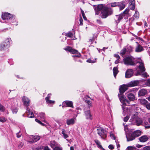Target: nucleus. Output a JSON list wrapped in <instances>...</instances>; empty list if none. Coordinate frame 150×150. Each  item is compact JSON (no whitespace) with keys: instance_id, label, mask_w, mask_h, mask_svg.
<instances>
[{"instance_id":"nucleus-1","label":"nucleus","mask_w":150,"mask_h":150,"mask_svg":"<svg viewBox=\"0 0 150 150\" xmlns=\"http://www.w3.org/2000/svg\"><path fill=\"white\" fill-rule=\"evenodd\" d=\"M127 89V86L125 85H122L119 88L120 94H118V96L120 102L122 103V108L123 110V115H125L126 114V112H128L129 110L128 108H125V106L126 105V103H129V101L125 99L124 97L123 94L125 91Z\"/></svg>"},{"instance_id":"nucleus-2","label":"nucleus","mask_w":150,"mask_h":150,"mask_svg":"<svg viewBox=\"0 0 150 150\" xmlns=\"http://www.w3.org/2000/svg\"><path fill=\"white\" fill-rule=\"evenodd\" d=\"M141 132L139 130H137L134 132H130L126 134V137L127 141H132L141 134Z\"/></svg>"},{"instance_id":"nucleus-3","label":"nucleus","mask_w":150,"mask_h":150,"mask_svg":"<svg viewBox=\"0 0 150 150\" xmlns=\"http://www.w3.org/2000/svg\"><path fill=\"white\" fill-rule=\"evenodd\" d=\"M124 64L127 65L134 66L136 64L135 59L132 56H128L123 59Z\"/></svg>"},{"instance_id":"nucleus-4","label":"nucleus","mask_w":150,"mask_h":150,"mask_svg":"<svg viewBox=\"0 0 150 150\" xmlns=\"http://www.w3.org/2000/svg\"><path fill=\"white\" fill-rule=\"evenodd\" d=\"M40 138V137L38 135H30L28 137V142L30 143H33L38 141Z\"/></svg>"},{"instance_id":"nucleus-5","label":"nucleus","mask_w":150,"mask_h":150,"mask_svg":"<svg viewBox=\"0 0 150 150\" xmlns=\"http://www.w3.org/2000/svg\"><path fill=\"white\" fill-rule=\"evenodd\" d=\"M98 134L103 139H105L107 137L106 132L101 128H99L97 130Z\"/></svg>"},{"instance_id":"nucleus-6","label":"nucleus","mask_w":150,"mask_h":150,"mask_svg":"<svg viewBox=\"0 0 150 150\" xmlns=\"http://www.w3.org/2000/svg\"><path fill=\"white\" fill-rule=\"evenodd\" d=\"M138 63H140V64L138 67L139 69V71H138L137 72V75H140L141 73L145 71V69L144 67V65L142 60H140V61L138 62Z\"/></svg>"},{"instance_id":"nucleus-7","label":"nucleus","mask_w":150,"mask_h":150,"mask_svg":"<svg viewBox=\"0 0 150 150\" xmlns=\"http://www.w3.org/2000/svg\"><path fill=\"white\" fill-rule=\"evenodd\" d=\"M10 45L9 39H8L5 42H3L0 45V50H2L5 49L6 47Z\"/></svg>"},{"instance_id":"nucleus-8","label":"nucleus","mask_w":150,"mask_h":150,"mask_svg":"<svg viewBox=\"0 0 150 150\" xmlns=\"http://www.w3.org/2000/svg\"><path fill=\"white\" fill-rule=\"evenodd\" d=\"M2 18L4 20H12L13 19V17L12 15L8 13H4L2 14Z\"/></svg>"},{"instance_id":"nucleus-9","label":"nucleus","mask_w":150,"mask_h":150,"mask_svg":"<svg viewBox=\"0 0 150 150\" xmlns=\"http://www.w3.org/2000/svg\"><path fill=\"white\" fill-rule=\"evenodd\" d=\"M64 106L69 107L72 108H74L73 102L69 100L65 101L63 102V108Z\"/></svg>"},{"instance_id":"nucleus-10","label":"nucleus","mask_w":150,"mask_h":150,"mask_svg":"<svg viewBox=\"0 0 150 150\" xmlns=\"http://www.w3.org/2000/svg\"><path fill=\"white\" fill-rule=\"evenodd\" d=\"M133 73V71L132 69H128L125 72V77L127 78H130L132 76Z\"/></svg>"},{"instance_id":"nucleus-11","label":"nucleus","mask_w":150,"mask_h":150,"mask_svg":"<svg viewBox=\"0 0 150 150\" xmlns=\"http://www.w3.org/2000/svg\"><path fill=\"white\" fill-rule=\"evenodd\" d=\"M101 17L102 18H106L109 14V12L108 10L107 9H104L103 10L101 13Z\"/></svg>"},{"instance_id":"nucleus-12","label":"nucleus","mask_w":150,"mask_h":150,"mask_svg":"<svg viewBox=\"0 0 150 150\" xmlns=\"http://www.w3.org/2000/svg\"><path fill=\"white\" fill-rule=\"evenodd\" d=\"M123 17L122 14H120L118 15H116L114 18L115 20L117 23H118L122 19Z\"/></svg>"},{"instance_id":"nucleus-13","label":"nucleus","mask_w":150,"mask_h":150,"mask_svg":"<svg viewBox=\"0 0 150 150\" xmlns=\"http://www.w3.org/2000/svg\"><path fill=\"white\" fill-rule=\"evenodd\" d=\"M64 50L66 51H69L73 54H78V51L72 49L71 47L67 46V47L64 49Z\"/></svg>"},{"instance_id":"nucleus-14","label":"nucleus","mask_w":150,"mask_h":150,"mask_svg":"<svg viewBox=\"0 0 150 150\" xmlns=\"http://www.w3.org/2000/svg\"><path fill=\"white\" fill-rule=\"evenodd\" d=\"M26 113L28 117L32 118L34 117L33 111L29 108H27Z\"/></svg>"},{"instance_id":"nucleus-15","label":"nucleus","mask_w":150,"mask_h":150,"mask_svg":"<svg viewBox=\"0 0 150 150\" xmlns=\"http://www.w3.org/2000/svg\"><path fill=\"white\" fill-rule=\"evenodd\" d=\"M23 103L25 106L28 107L30 104V100L27 97L24 96L22 98Z\"/></svg>"},{"instance_id":"nucleus-16","label":"nucleus","mask_w":150,"mask_h":150,"mask_svg":"<svg viewBox=\"0 0 150 150\" xmlns=\"http://www.w3.org/2000/svg\"><path fill=\"white\" fill-rule=\"evenodd\" d=\"M76 120L75 118H72L67 120L66 123L68 125H74Z\"/></svg>"},{"instance_id":"nucleus-17","label":"nucleus","mask_w":150,"mask_h":150,"mask_svg":"<svg viewBox=\"0 0 150 150\" xmlns=\"http://www.w3.org/2000/svg\"><path fill=\"white\" fill-rule=\"evenodd\" d=\"M139 84V82L137 81H131L127 84V86L129 87H132L136 86Z\"/></svg>"},{"instance_id":"nucleus-18","label":"nucleus","mask_w":150,"mask_h":150,"mask_svg":"<svg viewBox=\"0 0 150 150\" xmlns=\"http://www.w3.org/2000/svg\"><path fill=\"white\" fill-rule=\"evenodd\" d=\"M144 50V49L142 46L140 45H138L136 47L135 51L136 52H139L142 51Z\"/></svg>"},{"instance_id":"nucleus-19","label":"nucleus","mask_w":150,"mask_h":150,"mask_svg":"<svg viewBox=\"0 0 150 150\" xmlns=\"http://www.w3.org/2000/svg\"><path fill=\"white\" fill-rule=\"evenodd\" d=\"M51 95V94H48V96L45 98V100L46 102L47 103L49 104H53L54 103L55 101L49 100L50 98V96Z\"/></svg>"},{"instance_id":"nucleus-20","label":"nucleus","mask_w":150,"mask_h":150,"mask_svg":"<svg viewBox=\"0 0 150 150\" xmlns=\"http://www.w3.org/2000/svg\"><path fill=\"white\" fill-rule=\"evenodd\" d=\"M139 139L141 142H144L148 140V138L146 136L144 135L140 137L139 138Z\"/></svg>"},{"instance_id":"nucleus-21","label":"nucleus","mask_w":150,"mask_h":150,"mask_svg":"<svg viewBox=\"0 0 150 150\" xmlns=\"http://www.w3.org/2000/svg\"><path fill=\"white\" fill-rule=\"evenodd\" d=\"M127 98L131 101H133L135 99V97L134 94L130 93L127 94Z\"/></svg>"},{"instance_id":"nucleus-22","label":"nucleus","mask_w":150,"mask_h":150,"mask_svg":"<svg viewBox=\"0 0 150 150\" xmlns=\"http://www.w3.org/2000/svg\"><path fill=\"white\" fill-rule=\"evenodd\" d=\"M85 114L86 118L88 119H91V115L90 113V110H88L85 112Z\"/></svg>"},{"instance_id":"nucleus-23","label":"nucleus","mask_w":150,"mask_h":150,"mask_svg":"<svg viewBox=\"0 0 150 150\" xmlns=\"http://www.w3.org/2000/svg\"><path fill=\"white\" fill-rule=\"evenodd\" d=\"M147 93L145 89H142L140 90L138 93L139 96H144Z\"/></svg>"},{"instance_id":"nucleus-24","label":"nucleus","mask_w":150,"mask_h":150,"mask_svg":"<svg viewBox=\"0 0 150 150\" xmlns=\"http://www.w3.org/2000/svg\"><path fill=\"white\" fill-rule=\"evenodd\" d=\"M50 145L52 148H54L56 147H57L58 144L54 140L51 141L50 142Z\"/></svg>"},{"instance_id":"nucleus-25","label":"nucleus","mask_w":150,"mask_h":150,"mask_svg":"<svg viewBox=\"0 0 150 150\" xmlns=\"http://www.w3.org/2000/svg\"><path fill=\"white\" fill-rule=\"evenodd\" d=\"M136 121L137 125V126L141 125L143 122L141 118H137L136 119Z\"/></svg>"},{"instance_id":"nucleus-26","label":"nucleus","mask_w":150,"mask_h":150,"mask_svg":"<svg viewBox=\"0 0 150 150\" xmlns=\"http://www.w3.org/2000/svg\"><path fill=\"white\" fill-rule=\"evenodd\" d=\"M94 142L99 148L101 149H104L103 148L102 146L101 145L99 141L97 139H95L94 140Z\"/></svg>"},{"instance_id":"nucleus-27","label":"nucleus","mask_w":150,"mask_h":150,"mask_svg":"<svg viewBox=\"0 0 150 150\" xmlns=\"http://www.w3.org/2000/svg\"><path fill=\"white\" fill-rule=\"evenodd\" d=\"M38 117H40L41 119H42L43 121L45 122V114L44 113L41 112L38 115Z\"/></svg>"},{"instance_id":"nucleus-28","label":"nucleus","mask_w":150,"mask_h":150,"mask_svg":"<svg viewBox=\"0 0 150 150\" xmlns=\"http://www.w3.org/2000/svg\"><path fill=\"white\" fill-rule=\"evenodd\" d=\"M118 6L119 7L120 10H122L125 7V5L121 2H119Z\"/></svg>"},{"instance_id":"nucleus-29","label":"nucleus","mask_w":150,"mask_h":150,"mask_svg":"<svg viewBox=\"0 0 150 150\" xmlns=\"http://www.w3.org/2000/svg\"><path fill=\"white\" fill-rule=\"evenodd\" d=\"M113 73L114 76L116 78V75L118 73V70L117 67H114L113 69Z\"/></svg>"},{"instance_id":"nucleus-30","label":"nucleus","mask_w":150,"mask_h":150,"mask_svg":"<svg viewBox=\"0 0 150 150\" xmlns=\"http://www.w3.org/2000/svg\"><path fill=\"white\" fill-rule=\"evenodd\" d=\"M139 13L137 11H135V13L133 16V18L134 19H138L139 18Z\"/></svg>"},{"instance_id":"nucleus-31","label":"nucleus","mask_w":150,"mask_h":150,"mask_svg":"<svg viewBox=\"0 0 150 150\" xmlns=\"http://www.w3.org/2000/svg\"><path fill=\"white\" fill-rule=\"evenodd\" d=\"M89 42L91 44H93L94 43V44H96V42L95 40V38L93 37L91 39H90Z\"/></svg>"},{"instance_id":"nucleus-32","label":"nucleus","mask_w":150,"mask_h":150,"mask_svg":"<svg viewBox=\"0 0 150 150\" xmlns=\"http://www.w3.org/2000/svg\"><path fill=\"white\" fill-rule=\"evenodd\" d=\"M62 134L63 135V136L65 139H66L68 137V136L66 134V131L64 129H62Z\"/></svg>"},{"instance_id":"nucleus-33","label":"nucleus","mask_w":150,"mask_h":150,"mask_svg":"<svg viewBox=\"0 0 150 150\" xmlns=\"http://www.w3.org/2000/svg\"><path fill=\"white\" fill-rule=\"evenodd\" d=\"M126 47L127 50L128 52H130L132 51L133 48L131 46H127Z\"/></svg>"},{"instance_id":"nucleus-34","label":"nucleus","mask_w":150,"mask_h":150,"mask_svg":"<svg viewBox=\"0 0 150 150\" xmlns=\"http://www.w3.org/2000/svg\"><path fill=\"white\" fill-rule=\"evenodd\" d=\"M129 10L128 8H126V9L125 10V11L123 12V13H122L123 14V16L125 15H127L128 14V12H129Z\"/></svg>"},{"instance_id":"nucleus-35","label":"nucleus","mask_w":150,"mask_h":150,"mask_svg":"<svg viewBox=\"0 0 150 150\" xmlns=\"http://www.w3.org/2000/svg\"><path fill=\"white\" fill-rule=\"evenodd\" d=\"M119 2H115L112 3L111 4V6L112 7H114L116 6H118Z\"/></svg>"},{"instance_id":"nucleus-36","label":"nucleus","mask_w":150,"mask_h":150,"mask_svg":"<svg viewBox=\"0 0 150 150\" xmlns=\"http://www.w3.org/2000/svg\"><path fill=\"white\" fill-rule=\"evenodd\" d=\"M129 8L131 10H133L135 8V4H129Z\"/></svg>"},{"instance_id":"nucleus-37","label":"nucleus","mask_w":150,"mask_h":150,"mask_svg":"<svg viewBox=\"0 0 150 150\" xmlns=\"http://www.w3.org/2000/svg\"><path fill=\"white\" fill-rule=\"evenodd\" d=\"M127 51L126 48H123V49L120 51V53L122 55H124L126 53Z\"/></svg>"},{"instance_id":"nucleus-38","label":"nucleus","mask_w":150,"mask_h":150,"mask_svg":"<svg viewBox=\"0 0 150 150\" xmlns=\"http://www.w3.org/2000/svg\"><path fill=\"white\" fill-rule=\"evenodd\" d=\"M65 35L69 38H71L73 36V34L70 32H69L67 33H65Z\"/></svg>"},{"instance_id":"nucleus-39","label":"nucleus","mask_w":150,"mask_h":150,"mask_svg":"<svg viewBox=\"0 0 150 150\" xmlns=\"http://www.w3.org/2000/svg\"><path fill=\"white\" fill-rule=\"evenodd\" d=\"M147 101L146 100L144 99H141L140 100V103L141 104H143V105H145L146 104V103H147Z\"/></svg>"},{"instance_id":"nucleus-40","label":"nucleus","mask_w":150,"mask_h":150,"mask_svg":"<svg viewBox=\"0 0 150 150\" xmlns=\"http://www.w3.org/2000/svg\"><path fill=\"white\" fill-rule=\"evenodd\" d=\"M42 149L43 150H51L47 146H43L42 147Z\"/></svg>"},{"instance_id":"nucleus-41","label":"nucleus","mask_w":150,"mask_h":150,"mask_svg":"<svg viewBox=\"0 0 150 150\" xmlns=\"http://www.w3.org/2000/svg\"><path fill=\"white\" fill-rule=\"evenodd\" d=\"M103 8V6L101 5H98L97 6V9L98 11L101 10Z\"/></svg>"},{"instance_id":"nucleus-42","label":"nucleus","mask_w":150,"mask_h":150,"mask_svg":"<svg viewBox=\"0 0 150 150\" xmlns=\"http://www.w3.org/2000/svg\"><path fill=\"white\" fill-rule=\"evenodd\" d=\"M129 118V116L127 115L126 116L124 117V121L125 122H127Z\"/></svg>"},{"instance_id":"nucleus-43","label":"nucleus","mask_w":150,"mask_h":150,"mask_svg":"<svg viewBox=\"0 0 150 150\" xmlns=\"http://www.w3.org/2000/svg\"><path fill=\"white\" fill-rule=\"evenodd\" d=\"M4 108L3 107V106L0 103V111H4Z\"/></svg>"},{"instance_id":"nucleus-44","label":"nucleus","mask_w":150,"mask_h":150,"mask_svg":"<svg viewBox=\"0 0 150 150\" xmlns=\"http://www.w3.org/2000/svg\"><path fill=\"white\" fill-rule=\"evenodd\" d=\"M24 144H23L21 142L20 144H19V145L18 146V147L19 149H21V148L22 147V146H23Z\"/></svg>"},{"instance_id":"nucleus-45","label":"nucleus","mask_w":150,"mask_h":150,"mask_svg":"<svg viewBox=\"0 0 150 150\" xmlns=\"http://www.w3.org/2000/svg\"><path fill=\"white\" fill-rule=\"evenodd\" d=\"M17 137L18 138H20L21 137L22 134L20 132L17 133L16 134Z\"/></svg>"},{"instance_id":"nucleus-46","label":"nucleus","mask_w":150,"mask_h":150,"mask_svg":"<svg viewBox=\"0 0 150 150\" xmlns=\"http://www.w3.org/2000/svg\"><path fill=\"white\" fill-rule=\"evenodd\" d=\"M87 62L90 63H93L95 62V61L94 60H92L90 59H88L87 60Z\"/></svg>"},{"instance_id":"nucleus-47","label":"nucleus","mask_w":150,"mask_h":150,"mask_svg":"<svg viewBox=\"0 0 150 150\" xmlns=\"http://www.w3.org/2000/svg\"><path fill=\"white\" fill-rule=\"evenodd\" d=\"M124 130L125 132V133L127 134V132L128 131V126L127 125H125L124 126Z\"/></svg>"},{"instance_id":"nucleus-48","label":"nucleus","mask_w":150,"mask_h":150,"mask_svg":"<svg viewBox=\"0 0 150 150\" xmlns=\"http://www.w3.org/2000/svg\"><path fill=\"white\" fill-rule=\"evenodd\" d=\"M53 150H62V149L61 148L57 146L54 148Z\"/></svg>"},{"instance_id":"nucleus-49","label":"nucleus","mask_w":150,"mask_h":150,"mask_svg":"<svg viewBox=\"0 0 150 150\" xmlns=\"http://www.w3.org/2000/svg\"><path fill=\"white\" fill-rule=\"evenodd\" d=\"M144 150H150V146H147L144 148Z\"/></svg>"},{"instance_id":"nucleus-50","label":"nucleus","mask_w":150,"mask_h":150,"mask_svg":"<svg viewBox=\"0 0 150 150\" xmlns=\"http://www.w3.org/2000/svg\"><path fill=\"white\" fill-rule=\"evenodd\" d=\"M143 77H147L149 76V75L147 74L146 73H145L142 74Z\"/></svg>"},{"instance_id":"nucleus-51","label":"nucleus","mask_w":150,"mask_h":150,"mask_svg":"<svg viewBox=\"0 0 150 150\" xmlns=\"http://www.w3.org/2000/svg\"><path fill=\"white\" fill-rule=\"evenodd\" d=\"M108 148L112 150L114 148V146L113 145H109L108 146Z\"/></svg>"},{"instance_id":"nucleus-52","label":"nucleus","mask_w":150,"mask_h":150,"mask_svg":"<svg viewBox=\"0 0 150 150\" xmlns=\"http://www.w3.org/2000/svg\"><path fill=\"white\" fill-rule=\"evenodd\" d=\"M110 136L112 139H113L114 140L115 139V137L114 134L112 133H110Z\"/></svg>"},{"instance_id":"nucleus-53","label":"nucleus","mask_w":150,"mask_h":150,"mask_svg":"<svg viewBox=\"0 0 150 150\" xmlns=\"http://www.w3.org/2000/svg\"><path fill=\"white\" fill-rule=\"evenodd\" d=\"M86 101V103H88V105H89V107H90V106H91V103L89 100H87Z\"/></svg>"},{"instance_id":"nucleus-54","label":"nucleus","mask_w":150,"mask_h":150,"mask_svg":"<svg viewBox=\"0 0 150 150\" xmlns=\"http://www.w3.org/2000/svg\"><path fill=\"white\" fill-rule=\"evenodd\" d=\"M6 121V120L4 118H0V121L1 122H4Z\"/></svg>"},{"instance_id":"nucleus-55","label":"nucleus","mask_w":150,"mask_h":150,"mask_svg":"<svg viewBox=\"0 0 150 150\" xmlns=\"http://www.w3.org/2000/svg\"><path fill=\"white\" fill-rule=\"evenodd\" d=\"M146 107L148 109L150 110V103L146 104Z\"/></svg>"},{"instance_id":"nucleus-56","label":"nucleus","mask_w":150,"mask_h":150,"mask_svg":"<svg viewBox=\"0 0 150 150\" xmlns=\"http://www.w3.org/2000/svg\"><path fill=\"white\" fill-rule=\"evenodd\" d=\"M79 21H80V25H83V20H82V19L81 18L80 20H79Z\"/></svg>"},{"instance_id":"nucleus-57","label":"nucleus","mask_w":150,"mask_h":150,"mask_svg":"<svg viewBox=\"0 0 150 150\" xmlns=\"http://www.w3.org/2000/svg\"><path fill=\"white\" fill-rule=\"evenodd\" d=\"M147 85L148 86H150V79H149L147 81Z\"/></svg>"},{"instance_id":"nucleus-58","label":"nucleus","mask_w":150,"mask_h":150,"mask_svg":"<svg viewBox=\"0 0 150 150\" xmlns=\"http://www.w3.org/2000/svg\"><path fill=\"white\" fill-rule=\"evenodd\" d=\"M129 4H135L134 0H130Z\"/></svg>"},{"instance_id":"nucleus-59","label":"nucleus","mask_w":150,"mask_h":150,"mask_svg":"<svg viewBox=\"0 0 150 150\" xmlns=\"http://www.w3.org/2000/svg\"><path fill=\"white\" fill-rule=\"evenodd\" d=\"M114 56H115V57H116V58H117V59H119L120 58V57L119 56V55L118 54H115Z\"/></svg>"},{"instance_id":"nucleus-60","label":"nucleus","mask_w":150,"mask_h":150,"mask_svg":"<svg viewBox=\"0 0 150 150\" xmlns=\"http://www.w3.org/2000/svg\"><path fill=\"white\" fill-rule=\"evenodd\" d=\"M80 56V53L78 54L77 55H73L72 56L73 57H79Z\"/></svg>"},{"instance_id":"nucleus-61","label":"nucleus","mask_w":150,"mask_h":150,"mask_svg":"<svg viewBox=\"0 0 150 150\" xmlns=\"http://www.w3.org/2000/svg\"><path fill=\"white\" fill-rule=\"evenodd\" d=\"M81 12L82 15V16H85V13H84V11L83 10H82L81 9Z\"/></svg>"},{"instance_id":"nucleus-62","label":"nucleus","mask_w":150,"mask_h":150,"mask_svg":"<svg viewBox=\"0 0 150 150\" xmlns=\"http://www.w3.org/2000/svg\"><path fill=\"white\" fill-rule=\"evenodd\" d=\"M115 64H117L118 63H119V59H117L115 61Z\"/></svg>"},{"instance_id":"nucleus-63","label":"nucleus","mask_w":150,"mask_h":150,"mask_svg":"<svg viewBox=\"0 0 150 150\" xmlns=\"http://www.w3.org/2000/svg\"><path fill=\"white\" fill-rule=\"evenodd\" d=\"M17 112V110L16 109L13 110V113H16Z\"/></svg>"},{"instance_id":"nucleus-64","label":"nucleus","mask_w":150,"mask_h":150,"mask_svg":"<svg viewBox=\"0 0 150 150\" xmlns=\"http://www.w3.org/2000/svg\"><path fill=\"white\" fill-rule=\"evenodd\" d=\"M35 121L36 122H38L39 124L41 122V121L40 120H38L37 119H35Z\"/></svg>"}]
</instances>
